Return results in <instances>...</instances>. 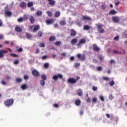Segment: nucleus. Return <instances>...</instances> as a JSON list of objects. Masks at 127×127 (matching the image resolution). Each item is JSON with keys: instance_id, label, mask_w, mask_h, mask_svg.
<instances>
[{"instance_id": "3", "label": "nucleus", "mask_w": 127, "mask_h": 127, "mask_svg": "<svg viewBox=\"0 0 127 127\" xmlns=\"http://www.w3.org/2000/svg\"><path fill=\"white\" fill-rule=\"evenodd\" d=\"M4 105L6 107H11L13 105V99H11L4 101Z\"/></svg>"}, {"instance_id": "15", "label": "nucleus", "mask_w": 127, "mask_h": 127, "mask_svg": "<svg viewBox=\"0 0 127 127\" xmlns=\"http://www.w3.org/2000/svg\"><path fill=\"white\" fill-rule=\"evenodd\" d=\"M77 42H78V39L77 38H75L73 39L72 40H71V43L73 45H74V44H76V43H77Z\"/></svg>"}, {"instance_id": "46", "label": "nucleus", "mask_w": 127, "mask_h": 127, "mask_svg": "<svg viewBox=\"0 0 127 127\" xmlns=\"http://www.w3.org/2000/svg\"><path fill=\"white\" fill-rule=\"evenodd\" d=\"M109 98L110 100H113V99H114V96H113V94H110L109 96Z\"/></svg>"}, {"instance_id": "25", "label": "nucleus", "mask_w": 127, "mask_h": 127, "mask_svg": "<svg viewBox=\"0 0 127 127\" xmlns=\"http://www.w3.org/2000/svg\"><path fill=\"white\" fill-rule=\"evenodd\" d=\"M61 13L60 11H56L55 13V17H59L60 16Z\"/></svg>"}, {"instance_id": "35", "label": "nucleus", "mask_w": 127, "mask_h": 127, "mask_svg": "<svg viewBox=\"0 0 127 127\" xmlns=\"http://www.w3.org/2000/svg\"><path fill=\"white\" fill-rule=\"evenodd\" d=\"M55 45H56V46H60V45H61V42L60 41H57L55 43Z\"/></svg>"}, {"instance_id": "20", "label": "nucleus", "mask_w": 127, "mask_h": 127, "mask_svg": "<svg viewBox=\"0 0 127 127\" xmlns=\"http://www.w3.org/2000/svg\"><path fill=\"white\" fill-rule=\"evenodd\" d=\"M40 28V26H39V25L35 26L34 27L33 32H34V31H37V30H39Z\"/></svg>"}, {"instance_id": "42", "label": "nucleus", "mask_w": 127, "mask_h": 127, "mask_svg": "<svg viewBox=\"0 0 127 127\" xmlns=\"http://www.w3.org/2000/svg\"><path fill=\"white\" fill-rule=\"evenodd\" d=\"M18 22H22L23 21V18L22 17H20L17 20Z\"/></svg>"}, {"instance_id": "30", "label": "nucleus", "mask_w": 127, "mask_h": 127, "mask_svg": "<svg viewBox=\"0 0 127 127\" xmlns=\"http://www.w3.org/2000/svg\"><path fill=\"white\" fill-rule=\"evenodd\" d=\"M41 79H42V80L45 81V80H46V75H45V74H42L41 75Z\"/></svg>"}, {"instance_id": "48", "label": "nucleus", "mask_w": 127, "mask_h": 127, "mask_svg": "<svg viewBox=\"0 0 127 127\" xmlns=\"http://www.w3.org/2000/svg\"><path fill=\"white\" fill-rule=\"evenodd\" d=\"M92 90H93V91H97V90H98V87H97L96 86H93Z\"/></svg>"}, {"instance_id": "13", "label": "nucleus", "mask_w": 127, "mask_h": 127, "mask_svg": "<svg viewBox=\"0 0 127 127\" xmlns=\"http://www.w3.org/2000/svg\"><path fill=\"white\" fill-rule=\"evenodd\" d=\"M76 94L77 95H78V96L81 97V96L83 95V91H82V90H81V89H79L78 90H77Z\"/></svg>"}, {"instance_id": "39", "label": "nucleus", "mask_w": 127, "mask_h": 127, "mask_svg": "<svg viewBox=\"0 0 127 127\" xmlns=\"http://www.w3.org/2000/svg\"><path fill=\"white\" fill-rule=\"evenodd\" d=\"M109 85L110 86H114L115 85V82L114 81V80L110 81Z\"/></svg>"}, {"instance_id": "43", "label": "nucleus", "mask_w": 127, "mask_h": 127, "mask_svg": "<svg viewBox=\"0 0 127 127\" xmlns=\"http://www.w3.org/2000/svg\"><path fill=\"white\" fill-rule=\"evenodd\" d=\"M79 66H80V64L79 63H75L74 64V67H75V68H77V67H79Z\"/></svg>"}, {"instance_id": "8", "label": "nucleus", "mask_w": 127, "mask_h": 127, "mask_svg": "<svg viewBox=\"0 0 127 127\" xmlns=\"http://www.w3.org/2000/svg\"><path fill=\"white\" fill-rule=\"evenodd\" d=\"M20 6L21 8H22L23 9H25V8H26V6H27V5L25 2L22 1L20 3Z\"/></svg>"}, {"instance_id": "34", "label": "nucleus", "mask_w": 127, "mask_h": 127, "mask_svg": "<svg viewBox=\"0 0 127 127\" xmlns=\"http://www.w3.org/2000/svg\"><path fill=\"white\" fill-rule=\"evenodd\" d=\"M99 99L102 101V102H105V97L103 96V95H101L99 96Z\"/></svg>"}, {"instance_id": "36", "label": "nucleus", "mask_w": 127, "mask_h": 127, "mask_svg": "<svg viewBox=\"0 0 127 127\" xmlns=\"http://www.w3.org/2000/svg\"><path fill=\"white\" fill-rule=\"evenodd\" d=\"M47 12L48 16H50V17H51V16H52V15H53L52 12H51L50 11H47Z\"/></svg>"}, {"instance_id": "10", "label": "nucleus", "mask_w": 127, "mask_h": 127, "mask_svg": "<svg viewBox=\"0 0 127 127\" xmlns=\"http://www.w3.org/2000/svg\"><path fill=\"white\" fill-rule=\"evenodd\" d=\"M92 49L94 51H97V52L100 51V49L96 44H93V45Z\"/></svg>"}, {"instance_id": "58", "label": "nucleus", "mask_w": 127, "mask_h": 127, "mask_svg": "<svg viewBox=\"0 0 127 127\" xmlns=\"http://www.w3.org/2000/svg\"><path fill=\"white\" fill-rule=\"evenodd\" d=\"M93 63H98V61L96 59H93Z\"/></svg>"}, {"instance_id": "27", "label": "nucleus", "mask_w": 127, "mask_h": 127, "mask_svg": "<svg viewBox=\"0 0 127 127\" xmlns=\"http://www.w3.org/2000/svg\"><path fill=\"white\" fill-rule=\"evenodd\" d=\"M117 13V11H116L115 10H111L110 11V14H112V15H114V14H116Z\"/></svg>"}, {"instance_id": "61", "label": "nucleus", "mask_w": 127, "mask_h": 127, "mask_svg": "<svg viewBox=\"0 0 127 127\" xmlns=\"http://www.w3.org/2000/svg\"><path fill=\"white\" fill-rule=\"evenodd\" d=\"M77 57H78V58H79V59H80L82 57V56H81V54H78Z\"/></svg>"}, {"instance_id": "55", "label": "nucleus", "mask_w": 127, "mask_h": 127, "mask_svg": "<svg viewBox=\"0 0 127 127\" xmlns=\"http://www.w3.org/2000/svg\"><path fill=\"white\" fill-rule=\"evenodd\" d=\"M119 38V36H116L115 37H114V40H118Z\"/></svg>"}, {"instance_id": "6", "label": "nucleus", "mask_w": 127, "mask_h": 127, "mask_svg": "<svg viewBox=\"0 0 127 127\" xmlns=\"http://www.w3.org/2000/svg\"><path fill=\"white\" fill-rule=\"evenodd\" d=\"M5 53H7V51L4 50H0V58H2L4 56V54Z\"/></svg>"}, {"instance_id": "37", "label": "nucleus", "mask_w": 127, "mask_h": 127, "mask_svg": "<svg viewBox=\"0 0 127 127\" xmlns=\"http://www.w3.org/2000/svg\"><path fill=\"white\" fill-rule=\"evenodd\" d=\"M23 18L24 19H28V18H29V15L25 14L23 16Z\"/></svg>"}, {"instance_id": "7", "label": "nucleus", "mask_w": 127, "mask_h": 127, "mask_svg": "<svg viewBox=\"0 0 127 127\" xmlns=\"http://www.w3.org/2000/svg\"><path fill=\"white\" fill-rule=\"evenodd\" d=\"M67 82L68 83H70V84H75V83H76V82H77V80H76L73 78H70L67 80Z\"/></svg>"}, {"instance_id": "9", "label": "nucleus", "mask_w": 127, "mask_h": 127, "mask_svg": "<svg viewBox=\"0 0 127 127\" xmlns=\"http://www.w3.org/2000/svg\"><path fill=\"white\" fill-rule=\"evenodd\" d=\"M32 74L34 75V76H36V77L40 76V73H39V72H38V71H37L36 69H34L32 71Z\"/></svg>"}, {"instance_id": "49", "label": "nucleus", "mask_w": 127, "mask_h": 127, "mask_svg": "<svg viewBox=\"0 0 127 127\" xmlns=\"http://www.w3.org/2000/svg\"><path fill=\"white\" fill-rule=\"evenodd\" d=\"M106 116L107 118H111V120H113V116H111V115H110V114H106Z\"/></svg>"}, {"instance_id": "62", "label": "nucleus", "mask_w": 127, "mask_h": 127, "mask_svg": "<svg viewBox=\"0 0 127 127\" xmlns=\"http://www.w3.org/2000/svg\"><path fill=\"white\" fill-rule=\"evenodd\" d=\"M115 60H112L111 61H110V64H114V63H115Z\"/></svg>"}, {"instance_id": "57", "label": "nucleus", "mask_w": 127, "mask_h": 127, "mask_svg": "<svg viewBox=\"0 0 127 127\" xmlns=\"http://www.w3.org/2000/svg\"><path fill=\"white\" fill-rule=\"evenodd\" d=\"M46 58H47V56H44L42 57V59H43V60L46 59Z\"/></svg>"}, {"instance_id": "11", "label": "nucleus", "mask_w": 127, "mask_h": 127, "mask_svg": "<svg viewBox=\"0 0 127 127\" xmlns=\"http://www.w3.org/2000/svg\"><path fill=\"white\" fill-rule=\"evenodd\" d=\"M46 21V23L48 25H49V24H52V23H54V22L55 21V20L53 19H50L47 20Z\"/></svg>"}, {"instance_id": "59", "label": "nucleus", "mask_w": 127, "mask_h": 127, "mask_svg": "<svg viewBox=\"0 0 127 127\" xmlns=\"http://www.w3.org/2000/svg\"><path fill=\"white\" fill-rule=\"evenodd\" d=\"M113 52H114V53H116V54H117V53H120V54H121V53H121V52H119V51H117V50H114L113 51Z\"/></svg>"}, {"instance_id": "22", "label": "nucleus", "mask_w": 127, "mask_h": 127, "mask_svg": "<svg viewBox=\"0 0 127 127\" xmlns=\"http://www.w3.org/2000/svg\"><path fill=\"white\" fill-rule=\"evenodd\" d=\"M82 19L84 20H91V19L90 18V17L88 16H83Z\"/></svg>"}, {"instance_id": "4", "label": "nucleus", "mask_w": 127, "mask_h": 127, "mask_svg": "<svg viewBox=\"0 0 127 127\" xmlns=\"http://www.w3.org/2000/svg\"><path fill=\"white\" fill-rule=\"evenodd\" d=\"M58 78H60V79L63 78V75L61 74H58L57 75H55L53 77V79L55 81H57L58 80Z\"/></svg>"}, {"instance_id": "26", "label": "nucleus", "mask_w": 127, "mask_h": 127, "mask_svg": "<svg viewBox=\"0 0 127 127\" xmlns=\"http://www.w3.org/2000/svg\"><path fill=\"white\" fill-rule=\"evenodd\" d=\"M37 15L38 16H40V15H42V11L41 10H38L36 12Z\"/></svg>"}, {"instance_id": "14", "label": "nucleus", "mask_w": 127, "mask_h": 127, "mask_svg": "<svg viewBox=\"0 0 127 127\" xmlns=\"http://www.w3.org/2000/svg\"><path fill=\"white\" fill-rule=\"evenodd\" d=\"M75 105L77 107L81 105V100L79 99H76L75 101Z\"/></svg>"}, {"instance_id": "51", "label": "nucleus", "mask_w": 127, "mask_h": 127, "mask_svg": "<svg viewBox=\"0 0 127 127\" xmlns=\"http://www.w3.org/2000/svg\"><path fill=\"white\" fill-rule=\"evenodd\" d=\"M18 52H22V51H23V49H22V48H19L18 49Z\"/></svg>"}, {"instance_id": "45", "label": "nucleus", "mask_w": 127, "mask_h": 127, "mask_svg": "<svg viewBox=\"0 0 127 127\" xmlns=\"http://www.w3.org/2000/svg\"><path fill=\"white\" fill-rule=\"evenodd\" d=\"M92 101L93 103H96L97 102H98V99H97V98H93L92 99Z\"/></svg>"}, {"instance_id": "63", "label": "nucleus", "mask_w": 127, "mask_h": 127, "mask_svg": "<svg viewBox=\"0 0 127 127\" xmlns=\"http://www.w3.org/2000/svg\"><path fill=\"white\" fill-rule=\"evenodd\" d=\"M0 39H3V35L0 34Z\"/></svg>"}, {"instance_id": "31", "label": "nucleus", "mask_w": 127, "mask_h": 127, "mask_svg": "<svg viewBox=\"0 0 127 127\" xmlns=\"http://www.w3.org/2000/svg\"><path fill=\"white\" fill-rule=\"evenodd\" d=\"M40 84L41 86H44V85H45V81L43 80H41L40 81Z\"/></svg>"}, {"instance_id": "16", "label": "nucleus", "mask_w": 127, "mask_h": 127, "mask_svg": "<svg viewBox=\"0 0 127 127\" xmlns=\"http://www.w3.org/2000/svg\"><path fill=\"white\" fill-rule=\"evenodd\" d=\"M15 30L17 32H21V31H22V29H21V28H20L18 26H17L15 27Z\"/></svg>"}, {"instance_id": "2", "label": "nucleus", "mask_w": 127, "mask_h": 127, "mask_svg": "<svg viewBox=\"0 0 127 127\" xmlns=\"http://www.w3.org/2000/svg\"><path fill=\"white\" fill-rule=\"evenodd\" d=\"M86 39L85 38H82L79 41V42L77 45V48H81V47H82L81 45H83V44H86Z\"/></svg>"}, {"instance_id": "40", "label": "nucleus", "mask_w": 127, "mask_h": 127, "mask_svg": "<svg viewBox=\"0 0 127 127\" xmlns=\"http://www.w3.org/2000/svg\"><path fill=\"white\" fill-rule=\"evenodd\" d=\"M10 56H13V57H19V56L15 54H10Z\"/></svg>"}, {"instance_id": "28", "label": "nucleus", "mask_w": 127, "mask_h": 127, "mask_svg": "<svg viewBox=\"0 0 127 127\" xmlns=\"http://www.w3.org/2000/svg\"><path fill=\"white\" fill-rule=\"evenodd\" d=\"M56 39V38L54 36H51L50 39H49V41H55Z\"/></svg>"}, {"instance_id": "60", "label": "nucleus", "mask_w": 127, "mask_h": 127, "mask_svg": "<svg viewBox=\"0 0 127 127\" xmlns=\"http://www.w3.org/2000/svg\"><path fill=\"white\" fill-rule=\"evenodd\" d=\"M53 106L55 107V108H58L59 107V105H58L57 104H55Z\"/></svg>"}, {"instance_id": "44", "label": "nucleus", "mask_w": 127, "mask_h": 127, "mask_svg": "<svg viewBox=\"0 0 127 127\" xmlns=\"http://www.w3.org/2000/svg\"><path fill=\"white\" fill-rule=\"evenodd\" d=\"M103 80H105V81H109L110 78L107 76L103 77Z\"/></svg>"}, {"instance_id": "19", "label": "nucleus", "mask_w": 127, "mask_h": 127, "mask_svg": "<svg viewBox=\"0 0 127 127\" xmlns=\"http://www.w3.org/2000/svg\"><path fill=\"white\" fill-rule=\"evenodd\" d=\"M29 20L32 24H33L34 23L35 20L34 19V17L33 16H31L29 18Z\"/></svg>"}, {"instance_id": "56", "label": "nucleus", "mask_w": 127, "mask_h": 127, "mask_svg": "<svg viewBox=\"0 0 127 127\" xmlns=\"http://www.w3.org/2000/svg\"><path fill=\"white\" fill-rule=\"evenodd\" d=\"M1 84L2 85H6V83L5 81H1Z\"/></svg>"}, {"instance_id": "23", "label": "nucleus", "mask_w": 127, "mask_h": 127, "mask_svg": "<svg viewBox=\"0 0 127 127\" xmlns=\"http://www.w3.org/2000/svg\"><path fill=\"white\" fill-rule=\"evenodd\" d=\"M21 88L22 90H26L27 89V85L26 84H23L21 86Z\"/></svg>"}, {"instance_id": "53", "label": "nucleus", "mask_w": 127, "mask_h": 127, "mask_svg": "<svg viewBox=\"0 0 127 127\" xmlns=\"http://www.w3.org/2000/svg\"><path fill=\"white\" fill-rule=\"evenodd\" d=\"M40 47H45V45H44V43H41L40 44Z\"/></svg>"}, {"instance_id": "12", "label": "nucleus", "mask_w": 127, "mask_h": 127, "mask_svg": "<svg viewBox=\"0 0 127 127\" xmlns=\"http://www.w3.org/2000/svg\"><path fill=\"white\" fill-rule=\"evenodd\" d=\"M48 1H49V4L52 6H54V5H55V4L56 3L54 0H48Z\"/></svg>"}, {"instance_id": "5", "label": "nucleus", "mask_w": 127, "mask_h": 127, "mask_svg": "<svg viewBox=\"0 0 127 127\" xmlns=\"http://www.w3.org/2000/svg\"><path fill=\"white\" fill-rule=\"evenodd\" d=\"M4 12L5 15H7V16H10V15H11V14H12V13H11V11L7 10V7H6L5 8Z\"/></svg>"}, {"instance_id": "24", "label": "nucleus", "mask_w": 127, "mask_h": 127, "mask_svg": "<svg viewBox=\"0 0 127 127\" xmlns=\"http://www.w3.org/2000/svg\"><path fill=\"white\" fill-rule=\"evenodd\" d=\"M26 37L27 38V39H31V35L28 33H26Z\"/></svg>"}, {"instance_id": "29", "label": "nucleus", "mask_w": 127, "mask_h": 127, "mask_svg": "<svg viewBox=\"0 0 127 127\" xmlns=\"http://www.w3.org/2000/svg\"><path fill=\"white\" fill-rule=\"evenodd\" d=\"M28 7H31V6H33V3L32 2H29L27 3Z\"/></svg>"}, {"instance_id": "18", "label": "nucleus", "mask_w": 127, "mask_h": 127, "mask_svg": "<svg viewBox=\"0 0 127 127\" xmlns=\"http://www.w3.org/2000/svg\"><path fill=\"white\" fill-rule=\"evenodd\" d=\"M76 31L73 29L70 30V36H75Z\"/></svg>"}, {"instance_id": "21", "label": "nucleus", "mask_w": 127, "mask_h": 127, "mask_svg": "<svg viewBox=\"0 0 127 127\" xmlns=\"http://www.w3.org/2000/svg\"><path fill=\"white\" fill-rule=\"evenodd\" d=\"M60 24L61 25H65L66 24V21L64 20H62L60 21Z\"/></svg>"}, {"instance_id": "50", "label": "nucleus", "mask_w": 127, "mask_h": 127, "mask_svg": "<svg viewBox=\"0 0 127 127\" xmlns=\"http://www.w3.org/2000/svg\"><path fill=\"white\" fill-rule=\"evenodd\" d=\"M43 33L42 31H39L38 32V36H42Z\"/></svg>"}, {"instance_id": "47", "label": "nucleus", "mask_w": 127, "mask_h": 127, "mask_svg": "<svg viewBox=\"0 0 127 127\" xmlns=\"http://www.w3.org/2000/svg\"><path fill=\"white\" fill-rule=\"evenodd\" d=\"M102 70H103V68L101 66H98L97 67V71H102Z\"/></svg>"}, {"instance_id": "1", "label": "nucleus", "mask_w": 127, "mask_h": 127, "mask_svg": "<svg viewBox=\"0 0 127 127\" xmlns=\"http://www.w3.org/2000/svg\"><path fill=\"white\" fill-rule=\"evenodd\" d=\"M97 26V30L99 33L102 34V33H105V30L103 28L104 27V25L103 24H96Z\"/></svg>"}, {"instance_id": "52", "label": "nucleus", "mask_w": 127, "mask_h": 127, "mask_svg": "<svg viewBox=\"0 0 127 127\" xmlns=\"http://www.w3.org/2000/svg\"><path fill=\"white\" fill-rule=\"evenodd\" d=\"M18 63H19V61H18V60H15L14 62V64H15V65L18 64Z\"/></svg>"}, {"instance_id": "41", "label": "nucleus", "mask_w": 127, "mask_h": 127, "mask_svg": "<svg viewBox=\"0 0 127 127\" xmlns=\"http://www.w3.org/2000/svg\"><path fill=\"white\" fill-rule=\"evenodd\" d=\"M29 78V76L28 75H25L24 76V80H26V81L28 80Z\"/></svg>"}, {"instance_id": "17", "label": "nucleus", "mask_w": 127, "mask_h": 127, "mask_svg": "<svg viewBox=\"0 0 127 127\" xmlns=\"http://www.w3.org/2000/svg\"><path fill=\"white\" fill-rule=\"evenodd\" d=\"M112 19L114 22H116L117 23L120 22V19L118 17H113Z\"/></svg>"}, {"instance_id": "32", "label": "nucleus", "mask_w": 127, "mask_h": 127, "mask_svg": "<svg viewBox=\"0 0 127 127\" xmlns=\"http://www.w3.org/2000/svg\"><path fill=\"white\" fill-rule=\"evenodd\" d=\"M90 27L88 25H85L84 26V30H89L90 29Z\"/></svg>"}, {"instance_id": "33", "label": "nucleus", "mask_w": 127, "mask_h": 127, "mask_svg": "<svg viewBox=\"0 0 127 127\" xmlns=\"http://www.w3.org/2000/svg\"><path fill=\"white\" fill-rule=\"evenodd\" d=\"M22 81V79L21 78H17L16 79V82H17V83H21Z\"/></svg>"}, {"instance_id": "38", "label": "nucleus", "mask_w": 127, "mask_h": 127, "mask_svg": "<svg viewBox=\"0 0 127 127\" xmlns=\"http://www.w3.org/2000/svg\"><path fill=\"white\" fill-rule=\"evenodd\" d=\"M49 66V63H45L44 65V67L45 68H48Z\"/></svg>"}, {"instance_id": "54", "label": "nucleus", "mask_w": 127, "mask_h": 127, "mask_svg": "<svg viewBox=\"0 0 127 127\" xmlns=\"http://www.w3.org/2000/svg\"><path fill=\"white\" fill-rule=\"evenodd\" d=\"M74 59V58L73 56L70 57L69 58V60H70V61H73Z\"/></svg>"}, {"instance_id": "64", "label": "nucleus", "mask_w": 127, "mask_h": 127, "mask_svg": "<svg viewBox=\"0 0 127 127\" xmlns=\"http://www.w3.org/2000/svg\"><path fill=\"white\" fill-rule=\"evenodd\" d=\"M80 59H81V60H85V56H81V58H80Z\"/></svg>"}]
</instances>
